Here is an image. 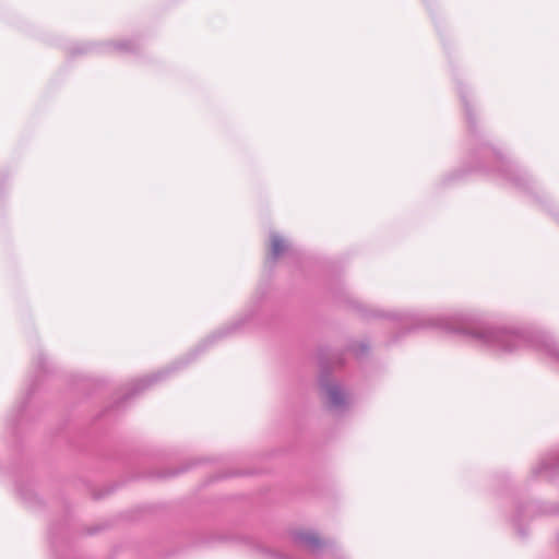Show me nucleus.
Wrapping results in <instances>:
<instances>
[{
  "label": "nucleus",
  "instance_id": "obj_1",
  "mask_svg": "<svg viewBox=\"0 0 559 559\" xmlns=\"http://www.w3.org/2000/svg\"><path fill=\"white\" fill-rule=\"evenodd\" d=\"M285 249H286V245L282 239L273 238L271 240L270 250H271V254L274 259L277 258L281 253H283L285 251Z\"/></svg>",
  "mask_w": 559,
  "mask_h": 559
},
{
  "label": "nucleus",
  "instance_id": "obj_2",
  "mask_svg": "<svg viewBox=\"0 0 559 559\" xmlns=\"http://www.w3.org/2000/svg\"><path fill=\"white\" fill-rule=\"evenodd\" d=\"M115 48L120 51H130L134 48V45L132 41L123 40L116 43Z\"/></svg>",
  "mask_w": 559,
  "mask_h": 559
}]
</instances>
